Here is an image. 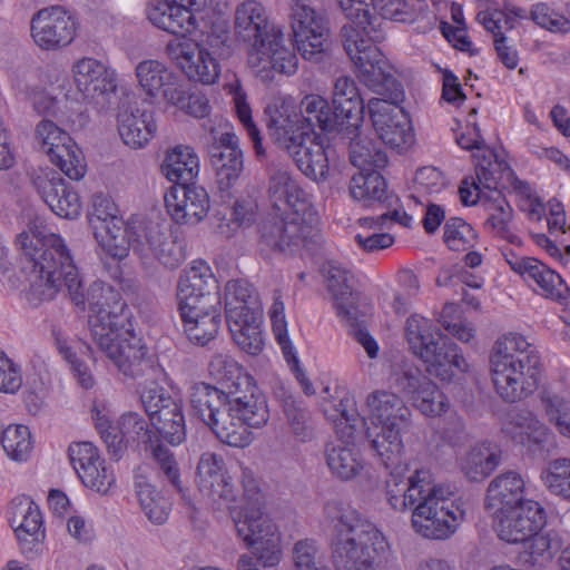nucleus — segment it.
Segmentation results:
<instances>
[{
    "label": "nucleus",
    "instance_id": "nucleus-46",
    "mask_svg": "<svg viewBox=\"0 0 570 570\" xmlns=\"http://www.w3.org/2000/svg\"><path fill=\"white\" fill-rule=\"evenodd\" d=\"M209 154L217 187L220 191H228L243 173V151L236 149L220 151L218 148H210Z\"/></svg>",
    "mask_w": 570,
    "mask_h": 570
},
{
    "label": "nucleus",
    "instance_id": "nucleus-7",
    "mask_svg": "<svg viewBox=\"0 0 570 570\" xmlns=\"http://www.w3.org/2000/svg\"><path fill=\"white\" fill-rule=\"evenodd\" d=\"M405 337L410 350L424 362L429 374L450 382L456 374L465 372L468 363L458 345L438 330L432 331L426 318L410 316Z\"/></svg>",
    "mask_w": 570,
    "mask_h": 570
},
{
    "label": "nucleus",
    "instance_id": "nucleus-31",
    "mask_svg": "<svg viewBox=\"0 0 570 570\" xmlns=\"http://www.w3.org/2000/svg\"><path fill=\"white\" fill-rule=\"evenodd\" d=\"M337 3L346 18L351 20L341 29V37L343 47L345 48L344 30L351 28L357 36L356 42H363L364 47L375 46L376 42H381L385 35L382 30V20L372 14L368 9L363 7V3L358 0H337Z\"/></svg>",
    "mask_w": 570,
    "mask_h": 570
},
{
    "label": "nucleus",
    "instance_id": "nucleus-52",
    "mask_svg": "<svg viewBox=\"0 0 570 570\" xmlns=\"http://www.w3.org/2000/svg\"><path fill=\"white\" fill-rule=\"evenodd\" d=\"M325 455L332 473L342 480L353 479L363 468L354 449L342 443L327 445Z\"/></svg>",
    "mask_w": 570,
    "mask_h": 570
},
{
    "label": "nucleus",
    "instance_id": "nucleus-17",
    "mask_svg": "<svg viewBox=\"0 0 570 570\" xmlns=\"http://www.w3.org/2000/svg\"><path fill=\"white\" fill-rule=\"evenodd\" d=\"M176 297L178 311H186L188 307L198 313L204 308L208 309L220 305L218 282L209 267L205 265L194 266L180 276Z\"/></svg>",
    "mask_w": 570,
    "mask_h": 570
},
{
    "label": "nucleus",
    "instance_id": "nucleus-45",
    "mask_svg": "<svg viewBox=\"0 0 570 570\" xmlns=\"http://www.w3.org/2000/svg\"><path fill=\"white\" fill-rule=\"evenodd\" d=\"M524 263L528 264V266L522 265V267H520V264L518 265L519 268L525 271L522 277L525 281H533L540 288L542 295L553 299L567 297L569 288L558 273L533 257Z\"/></svg>",
    "mask_w": 570,
    "mask_h": 570
},
{
    "label": "nucleus",
    "instance_id": "nucleus-47",
    "mask_svg": "<svg viewBox=\"0 0 570 570\" xmlns=\"http://www.w3.org/2000/svg\"><path fill=\"white\" fill-rule=\"evenodd\" d=\"M224 400L220 389L204 382L193 384L189 390L191 413L207 426L224 405Z\"/></svg>",
    "mask_w": 570,
    "mask_h": 570
},
{
    "label": "nucleus",
    "instance_id": "nucleus-62",
    "mask_svg": "<svg viewBox=\"0 0 570 570\" xmlns=\"http://www.w3.org/2000/svg\"><path fill=\"white\" fill-rule=\"evenodd\" d=\"M158 469V476L167 481L177 492H183L180 470L174 453L160 441L149 449Z\"/></svg>",
    "mask_w": 570,
    "mask_h": 570
},
{
    "label": "nucleus",
    "instance_id": "nucleus-9",
    "mask_svg": "<svg viewBox=\"0 0 570 570\" xmlns=\"http://www.w3.org/2000/svg\"><path fill=\"white\" fill-rule=\"evenodd\" d=\"M452 492L432 482L422 499L412 508V527L426 539L445 540L450 538L464 519V510L451 499Z\"/></svg>",
    "mask_w": 570,
    "mask_h": 570
},
{
    "label": "nucleus",
    "instance_id": "nucleus-12",
    "mask_svg": "<svg viewBox=\"0 0 570 570\" xmlns=\"http://www.w3.org/2000/svg\"><path fill=\"white\" fill-rule=\"evenodd\" d=\"M306 212L276 213L263 219L258 226V248L262 254H296L305 244L311 226L305 223Z\"/></svg>",
    "mask_w": 570,
    "mask_h": 570
},
{
    "label": "nucleus",
    "instance_id": "nucleus-29",
    "mask_svg": "<svg viewBox=\"0 0 570 570\" xmlns=\"http://www.w3.org/2000/svg\"><path fill=\"white\" fill-rule=\"evenodd\" d=\"M235 32L255 49L278 30L268 22L264 6L256 0H245L235 10Z\"/></svg>",
    "mask_w": 570,
    "mask_h": 570
},
{
    "label": "nucleus",
    "instance_id": "nucleus-32",
    "mask_svg": "<svg viewBox=\"0 0 570 570\" xmlns=\"http://www.w3.org/2000/svg\"><path fill=\"white\" fill-rule=\"evenodd\" d=\"M350 194L353 199L364 206H377L382 209L396 205L397 197L387 189L385 178L375 170H362L353 175L350 181Z\"/></svg>",
    "mask_w": 570,
    "mask_h": 570
},
{
    "label": "nucleus",
    "instance_id": "nucleus-8",
    "mask_svg": "<svg viewBox=\"0 0 570 570\" xmlns=\"http://www.w3.org/2000/svg\"><path fill=\"white\" fill-rule=\"evenodd\" d=\"M226 322L234 342L246 353L262 352V304L256 288L245 279L228 281L225 286Z\"/></svg>",
    "mask_w": 570,
    "mask_h": 570
},
{
    "label": "nucleus",
    "instance_id": "nucleus-20",
    "mask_svg": "<svg viewBox=\"0 0 570 570\" xmlns=\"http://www.w3.org/2000/svg\"><path fill=\"white\" fill-rule=\"evenodd\" d=\"M169 58L194 81L214 83L219 76L218 63L212 53L190 39H173L166 47Z\"/></svg>",
    "mask_w": 570,
    "mask_h": 570
},
{
    "label": "nucleus",
    "instance_id": "nucleus-54",
    "mask_svg": "<svg viewBox=\"0 0 570 570\" xmlns=\"http://www.w3.org/2000/svg\"><path fill=\"white\" fill-rule=\"evenodd\" d=\"M136 77L141 89L150 97H155L174 79V72L165 63L147 59L136 66Z\"/></svg>",
    "mask_w": 570,
    "mask_h": 570
},
{
    "label": "nucleus",
    "instance_id": "nucleus-35",
    "mask_svg": "<svg viewBox=\"0 0 570 570\" xmlns=\"http://www.w3.org/2000/svg\"><path fill=\"white\" fill-rule=\"evenodd\" d=\"M361 126L355 130L346 129L340 136L348 147L351 164L362 170L383 169L389 164L386 153L371 138L363 136Z\"/></svg>",
    "mask_w": 570,
    "mask_h": 570
},
{
    "label": "nucleus",
    "instance_id": "nucleus-50",
    "mask_svg": "<svg viewBox=\"0 0 570 570\" xmlns=\"http://www.w3.org/2000/svg\"><path fill=\"white\" fill-rule=\"evenodd\" d=\"M479 159L475 165V178H472L471 187L478 191L481 187L495 194L500 193L501 180L505 171L510 170L508 165L499 161L498 156L492 151L484 154Z\"/></svg>",
    "mask_w": 570,
    "mask_h": 570
},
{
    "label": "nucleus",
    "instance_id": "nucleus-37",
    "mask_svg": "<svg viewBox=\"0 0 570 570\" xmlns=\"http://www.w3.org/2000/svg\"><path fill=\"white\" fill-rule=\"evenodd\" d=\"M523 492L524 481L518 473L510 471L500 474L489 484L488 507L494 508L497 513L511 509L528 501L523 498Z\"/></svg>",
    "mask_w": 570,
    "mask_h": 570
},
{
    "label": "nucleus",
    "instance_id": "nucleus-16",
    "mask_svg": "<svg viewBox=\"0 0 570 570\" xmlns=\"http://www.w3.org/2000/svg\"><path fill=\"white\" fill-rule=\"evenodd\" d=\"M82 296V303L76 306L89 309L88 325L94 340H101L106 332L124 323L125 318L112 311V305L118 303L119 294L110 285L95 281L87 289L83 285L78 288Z\"/></svg>",
    "mask_w": 570,
    "mask_h": 570
},
{
    "label": "nucleus",
    "instance_id": "nucleus-59",
    "mask_svg": "<svg viewBox=\"0 0 570 570\" xmlns=\"http://www.w3.org/2000/svg\"><path fill=\"white\" fill-rule=\"evenodd\" d=\"M540 402L548 421L554 424L562 435L570 438V401L544 390L540 393Z\"/></svg>",
    "mask_w": 570,
    "mask_h": 570
},
{
    "label": "nucleus",
    "instance_id": "nucleus-42",
    "mask_svg": "<svg viewBox=\"0 0 570 570\" xmlns=\"http://www.w3.org/2000/svg\"><path fill=\"white\" fill-rule=\"evenodd\" d=\"M95 238L111 257H127L131 243V218L125 223L121 217L114 218L94 234Z\"/></svg>",
    "mask_w": 570,
    "mask_h": 570
},
{
    "label": "nucleus",
    "instance_id": "nucleus-53",
    "mask_svg": "<svg viewBox=\"0 0 570 570\" xmlns=\"http://www.w3.org/2000/svg\"><path fill=\"white\" fill-rule=\"evenodd\" d=\"M284 414L287 420L291 433L299 442H308L315 439V423L311 412L288 396L283 403Z\"/></svg>",
    "mask_w": 570,
    "mask_h": 570
},
{
    "label": "nucleus",
    "instance_id": "nucleus-63",
    "mask_svg": "<svg viewBox=\"0 0 570 570\" xmlns=\"http://www.w3.org/2000/svg\"><path fill=\"white\" fill-rule=\"evenodd\" d=\"M551 493L570 499V459H557L541 474Z\"/></svg>",
    "mask_w": 570,
    "mask_h": 570
},
{
    "label": "nucleus",
    "instance_id": "nucleus-11",
    "mask_svg": "<svg viewBox=\"0 0 570 570\" xmlns=\"http://www.w3.org/2000/svg\"><path fill=\"white\" fill-rule=\"evenodd\" d=\"M223 0H164L151 3L147 10L148 20L159 29L175 35L176 39L199 28V20L210 18Z\"/></svg>",
    "mask_w": 570,
    "mask_h": 570
},
{
    "label": "nucleus",
    "instance_id": "nucleus-15",
    "mask_svg": "<svg viewBox=\"0 0 570 570\" xmlns=\"http://www.w3.org/2000/svg\"><path fill=\"white\" fill-rule=\"evenodd\" d=\"M77 19L63 7L51 6L33 13L30 32L42 50L56 51L68 47L77 35Z\"/></svg>",
    "mask_w": 570,
    "mask_h": 570
},
{
    "label": "nucleus",
    "instance_id": "nucleus-51",
    "mask_svg": "<svg viewBox=\"0 0 570 570\" xmlns=\"http://www.w3.org/2000/svg\"><path fill=\"white\" fill-rule=\"evenodd\" d=\"M48 156L52 164H55L67 177L72 180L81 179L86 174V164L82 151L70 139V142L56 146L49 149Z\"/></svg>",
    "mask_w": 570,
    "mask_h": 570
},
{
    "label": "nucleus",
    "instance_id": "nucleus-24",
    "mask_svg": "<svg viewBox=\"0 0 570 570\" xmlns=\"http://www.w3.org/2000/svg\"><path fill=\"white\" fill-rule=\"evenodd\" d=\"M70 462L83 484L99 493H107L115 476L100 460L90 442L73 443L68 449Z\"/></svg>",
    "mask_w": 570,
    "mask_h": 570
},
{
    "label": "nucleus",
    "instance_id": "nucleus-18",
    "mask_svg": "<svg viewBox=\"0 0 570 570\" xmlns=\"http://www.w3.org/2000/svg\"><path fill=\"white\" fill-rule=\"evenodd\" d=\"M283 41V33L278 29L257 48L248 50V66L265 82L274 79V72L293 75L297 70L296 53L284 46Z\"/></svg>",
    "mask_w": 570,
    "mask_h": 570
},
{
    "label": "nucleus",
    "instance_id": "nucleus-25",
    "mask_svg": "<svg viewBox=\"0 0 570 570\" xmlns=\"http://www.w3.org/2000/svg\"><path fill=\"white\" fill-rule=\"evenodd\" d=\"M196 481L200 492L214 501H223L227 508H230L229 504L235 502L234 488L225 461L220 455L213 452H205L200 455Z\"/></svg>",
    "mask_w": 570,
    "mask_h": 570
},
{
    "label": "nucleus",
    "instance_id": "nucleus-2",
    "mask_svg": "<svg viewBox=\"0 0 570 570\" xmlns=\"http://www.w3.org/2000/svg\"><path fill=\"white\" fill-rule=\"evenodd\" d=\"M331 554L336 570H377L379 556L387 542L380 529L352 507L328 502Z\"/></svg>",
    "mask_w": 570,
    "mask_h": 570
},
{
    "label": "nucleus",
    "instance_id": "nucleus-14",
    "mask_svg": "<svg viewBox=\"0 0 570 570\" xmlns=\"http://www.w3.org/2000/svg\"><path fill=\"white\" fill-rule=\"evenodd\" d=\"M77 89L98 111H106L118 99L115 72L94 58H82L73 67Z\"/></svg>",
    "mask_w": 570,
    "mask_h": 570
},
{
    "label": "nucleus",
    "instance_id": "nucleus-30",
    "mask_svg": "<svg viewBox=\"0 0 570 570\" xmlns=\"http://www.w3.org/2000/svg\"><path fill=\"white\" fill-rule=\"evenodd\" d=\"M328 291L332 293L337 315L352 325L358 324L364 312L357 306L358 294L348 284L351 273L340 265L328 263L324 267Z\"/></svg>",
    "mask_w": 570,
    "mask_h": 570
},
{
    "label": "nucleus",
    "instance_id": "nucleus-33",
    "mask_svg": "<svg viewBox=\"0 0 570 570\" xmlns=\"http://www.w3.org/2000/svg\"><path fill=\"white\" fill-rule=\"evenodd\" d=\"M299 115L302 125L311 135H315L313 131L317 127L323 132L341 136L348 126L338 110L334 107L332 110L328 101L318 95H308L301 101Z\"/></svg>",
    "mask_w": 570,
    "mask_h": 570
},
{
    "label": "nucleus",
    "instance_id": "nucleus-43",
    "mask_svg": "<svg viewBox=\"0 0 570 570\" xmlns=\"http://www.w3.org/2000/svg\"><path fill=\"white\" fill-rule=\"evenodd\" d=\"M294 41L302 58L309 62L321 63L330 58L332 42L327 24L320 26L315 22V29L309 31L299 28Z\"/></svg>",
    "mask_w": 570,
    "mask_h": 570
},
{
    "label": "nucleus",
    "instance_id": "nucleus-39",
    "mask_svg": "<svg viewBox=\"0 0 570 570\" xmlns=\"http://www.w3.org/2000/svg\"><path fill=\"white\" fill-rule=\"evenodd\" d=\"M503 432L513 442L523 445L530 443L540 445L547 443L551 438L549 429L527 410L512 414L504 425Z\"/></svg>",
    "mask_w": 570,
    "mask_h": 570
},
{
    "label": "nucleus",
    "instance_id": "nucleus-57",
    "mask_svg": "<svg viewBox=\"0 0 570 570\" xmlns=\"http://www.w3.org/2000/svg\"><path fill=\"white\" fill-rule=\"evenodd\" d=\"M136 493L142 511L151 522L161 524L167 520L168 503L153 484L144 478H138Z\"/></svg>",
    "mask_w": 570,
    "mask_h": 570
},
{
    "label": "nucleus",
    "instance_id": "nucleus-13",
    "mask_svg": "<svg viewBox=\"0 0 570 570\" xmlns=\"http://www.w3.org/2000/svg\"><path fill=\"white\" fill-rule=\"evenodd\" d=\"M379 458L390 471L385 480V494L389 504L397 511L412 510L430 487L432 472L421 468L406 475L409 465L402 460V453H399L393 462L385 460V456Z\"/></svg>",
    "mask_w": 570,
    "mask_h": 570
},
{
    "label": "nucleus",
    "instance_id": "nucleus-1",
    "mask_svg": "<svg viewBox=\"0 0 570 570\" xmlns=\"http://www.w3.org/2000/svg\"><path fill=\"white\" fill-rule=\"evenodd\" d=\"M345 51L353 61L358 78L383 98L368 101L372 125L381 140L400 153L414 144L411 119L399 106L404 100V90L390 71V66L382 51L374 46L364 47L356 42V33L351 28L344 30Z\"/></svg>",
    "mask_w": 570,
    "mask_h": 570
},
{
    "label": "nucleus",
    "instance_id": "nucleus-19",
    "mask_svg": "<svg viewBox=\"0 0 570 570\" xmlns=\"http://www.w3.org/2000/svg\"><path fill=\"white\" fill-rule=\"evenodd\" d=\"M547 522L544 509L539 502L528 500L497 513L495 531L508 543L525 542Z\"/></svg>",
    "mask_w": 570,
    "mask_h": 570
},
{
    "label": "nucleus",
    "instance_id": "nucleus-44",
    "mask_svg": "<svg viewBox=\"0 0 570 570\" xmlns=\"http://www.w3.org/2000/svg\"><path fill=\"white\" fill-rule=\"evenodd\" d=\"M487 210L489 217L484 223V227L494 236L505 239L513 245H521V239L511 228L513 218V208L505 200L501 193H497L493 199L487 202Z\"/></svg>",
    "mask_w": 570,
    "mask_h": 570
},
{
    "label": "nucleus",
    "instance_id": "nucleus-10",
    "mask_svg": "<svg viewBox=\"0 0 570 570\" xmlns=\"http://www.w3.org/2000/svg\"><path fill=\"white\" fill-rule=\"evenodd\" d=\"M124 375L131 379H156L160 368L147 357L148 348L132 330L124 323L106 332L101 340H94Z\"/></svg>",
    "mask_w": 570,
    "mask_h": 570
},
{
    "label": "nucleus",
    "instance_id": "nucleus-23",
    "mask_svg": "<svg viewBox=\"0 0 570 570\" xmlns=\"http://www.w3.org/2000/svg\"><path fill=\"white\" fill-rule=\"evenodd\" d=\"M117 122L122 141L131 148L146 146L157 131L153 112L138 108L129 95L120 99Z\"/></svg>",
    "mask_w": 570,
    "mask_h": 570
},
{
    "label": "nucleus",
    "instance_id": "nucleus-64",
    "mask_svg": "<svg viewBox=\"0 0 570 570\" xmlns=\"http://www.w3.org/2000/svg\"><path fill=\"white\" fill-rule=\"evenodd\" d=\"M443 238L451 250L461 252L473 246L476 234L462 218L451 217L445 222Z\"/></svg>",
    "mask_w": 570,
    "mask_h": 570
},
{
    "label": "nucleus",
    "instance_id": "nucleus-58",
    "mask_svg": "<svg viewBox=\"0 0 570 570\" xmlns=\"http://www.w3.org/2000/svg\"><path fill=\"white\" fill-rule=\"evenodd\" d=\"M118 430L127 441H137L145 445V450H149L157 444L160 439L149 429L148 421L137 412H128L118 420Z\"/></svg>",
    "mask_w": 570,
    "mask_h": 570
},
{
    "label": "nucleus",
    "instance_id": "nucleus-4",
    "mask_svg": "<svg viewBox=\"0 0 570 570\" xmlns=\"http://www.w3.org/2000/svg\"><path fill=\"white\" fill-rule=\"evenodd\" d=\"M32 263L30 292L39 301H51L66 287L73 304L82 303L79 271L63 243L56 234L45 237L39 247L26 253Z\"/></svg>",
    "mask_w": 570,
    "mask_h": 570
},
{
    "label": "nucleus",
    "instance_id": "nucleus-48",
    "mask_svg": "<svg viewBox=\"0 0 570 570\" xmlns=\"http://www.w3.org/2000/svg\"><path fill=\"white\" fill-rule=\"evenodd\" d=\"M167 407L159 415L154 416L150 423L156 429L157 435L171 445H178L186 439L185 416L178 400L167 401Z\"/></svg>",
    "mask_w": 570,
    "mask_h": 570
},
{
    "label": "nucleus",
    "instance_id": "nucleus-41",
    "mask_svg": "<svg viewBox=\"0 0 570 570\" xmlns=\"http://www.w3.org/2000/svg\"><path fill=\"white\" fill-rule=\"evenodd\" d=\"M229 409L230 404L224 402L208 426L220 442L235 448L247 446L252 442V433L243 428L237 414Z\"/></svg>",
    "mask_w": 570,
    "mask_h": 570
},
{
    "label": "nucleus",
    "instance_id": "nucleus-40",
    "mask_svg": "<svg viewBox=\"0 0 570 570\" xmlns=\"http://www.w3.org/2000/svg\"><path fill=\"white\" fill-rule=\"evenodd\" d=\"M161 173L176 185L193 181L199 173V158L190 146L178 145L167 153Z\"/></svg>",
    "mask_w": 570,
    "mask_h": 570
},
{
    "label": "nucleus",
    "instance_id": "nucleus-56",
    "mask_svg": "<svg viewBox=\"0 0 570 570\" xmlns=\"http://www.w3.org/2000/svg\"><path fill=\"white\" fill-rule=\"evenodd\" d=\"M322 410L324 415L334 423L345 422L351 428L357 420L358 412L354 396L343 389H336L335 395L323 397Z\"/></svg>",
    "mask_w": 570,
    "mask_h": 570
},
{
    "label": "nucleus",
    "instance_id": "nucleus-60",
    "mask_svg": "<svg viewBox=\"0 0 570 570\" xmlns=\"http://www.w3.org/2000/svg\"><path fill=\"white\" fill-rule=\"evenodd\" d=\"M411 399L413 405L426 416L441 415L449 407L446 396L430 379L423 380V384Z\"/></svg>",
    "mask_w": 570,
    "mask_h": 570
},
{
    "label": "nucleus",
    "instance_id": "nucleus-26",
    "mask_svg": "<svg viewBox=\"0 0 570 570\" xmlns=\"http://www.w3.org/2000/svg\"><path fill=\"white\" fill-rule=\"evenodd\" d=\"M265 124L271 138L284 150L308 132L302 125L299 112L282 98H275L266 106Z\"/></svg>",
    "mask_w": 570,
    "mask_h": 570
},
{
    "label": "nucleus",
    "instance_id": "nucleus-6",
    "mask_svg": "<svg viewBox=\"0 0 570 570\" xmlns=\"http://www.w3.org/2000/svg\"><path fill=\"white\" fill-rule=\"evenodd\" d=\"M366 405L372 424L366 430L371 448L377 456L393 462L403 453L402 434L411 426L412 412L399 395L389 391L370 393Z\"/></svg>",
    "mask_w": 570,
    "mask_h": 570
},
{
    "label": "nucleus",
    "instance_id": "nucleus-3",
    "mask_svg": "<svg viewBox=\"0 0 570 570\" xmlns=\"http://www.w3.org/2000/svg\"><path fill=\"white\" fill-rule=\"evenodd\" d=\"M492 382L498 395L514 403L532 395L542 377V362L522 335L509 333L498 338L490 354Z\"/></svg>",
    "mask_w": 570,
    "mask_h": 570
},
{
    "label": "nucleus",
    "instance_id": "nucleus-22",
    "mask_svg": "<svg viewBox=\"0 0 570 570\" xmlns=\"http://www.w3.org/2000/svg\"><path fill=\"white\" fill-rule=\"evenodd\" d=\"M32 184L57 216L72 219L80 214L79 195L66 184L59 173L51 169L41 170L32 178Z\"/></svg>",
    "mask_w": 570,
    "mask_h": 570
},
{
    "label": "nucleus",
    "instance_id": "nucleus-21",
    "mask_svg": "<svg viewBox=\"0 0 570 570\" xmlns=\"http://www.w3.org/2000/svg\"><path fill=\"white\" fill-rule=\"evenodd\" d=\"M165 205L176 223L195 225L207 216L210 199L203 186L189 181L173 186L165 196Z\"/></svg>",
    "mask_w": 570,
    "mask_h": 570
},
{
    "label": "nucleus",
    "instance_id": "nucleus-49",
    "mask_svg": "<svg viewBox=\"0 0 570 570\" xmlns=\"http://www.w3.org/2000/svg\"><path fill=\"white\" fill-rule=\"evenodd\" d=\"M500 459V452L490 445H475L462 459L461 469L471 481H480L492 473Z\"/></svg>",
    "mask_w": 570,
    "mask_h": 570
},
{
    "label": "nucleus",
    "instance_id": "nucleus-36",
    "mask_svg": "<svg viewBox=\"0 0 570 570\" xmlns=\"http://www.w3.org/2000/svg\"><path fill=\"white\" fill-rule=\"evenodd\" d=\"M332 101L335 110H338V115H342L348 125L344 130L350 128L355 130L356 126L363 124V99L355 81L351 77L340 76L335 79Z\"/></svg>",
    "mask_w": 570,
    "mask_h": 570
},
{
    "label": "nucleus",
    "instance_id": "nucleus-5",
    "mask_svg": "<svg viewBox=\"0 0 570 570\" xmlns=\"http://www.w3.org/2000/svg\"><path fill=\"white\" fill-rule=\"evenodd\" d=\"M244 505L235 528L247 548L253 549L265 567L277 564L282 558L281 539L276 524L263 511L264 495L249 469H242Z\"/></svg>",
    "mask_w": 570,
    "mask_h": 570
},
{
    "label": "nucleus",
    "instance_id": "nucleus-28",
    "mask_svg": "<svg viewBox=\"0 0 570 570\" xmlns=\"http://www.w3.org/2000/svg\"><path fill=\"white\" fill-rule=\"evenodd\" d=\"M297 168L314 181L328 178V156L320 136L307 132L286 149Z\"/></svg>",
    "mask_w": 570,
    "mask_h": 570
},
{
    "label": "nucleus",
    "instance_id": "nucleus-38",
    "mask_svg": "<svg viewBox=\"0 0 570 570\" xmlns=\"http://www.w3.org/2000/svg\"><path fill=\"white\" fill-rule=\"evenodd\" d=\"M179 313L189 341L204 346L216 337L222 323L219 307L204 308L198 313L186 307V311Z\"/></svg>",
    "mask_w": 570,
    "mask_h": 570
},
{
    "label": "nucleus",
    "instance_id": "nucleus-55",
    "mask_svg": "<svg viewBox=\"0 0 570 570\" xmlns=\"http://www.w3.org/2000/svg\"><path fill=\"white\" fill-rule=\"evenodd\" d=\"M229 411H234L237 414L238 420L247 431L249 429H261L269 420V410L267 406L266 397L261 394L246 397V401L234 400V405L230 406Z\"/></svg>",
    "mask_w": 570,
    "mask_h": 570
},
{
    "label": "nucleus",
    "instance_id": "nucleus-27",
    "mask_svg": "<svg viewBox=\"0 0 570 570\" xmlns=\"http://www.w3.org/2000/svg\"><path fill=\"white\" fill-rule=\"evenodd\" d=\"M267 194L276 213L307 210L309 203L306 193L293 179L287 169L271 164L267 167Z\"/></svg>",
    "mask_w": 570,
    "mask_h": 570
},
{
    "label": "nucleus",
    "instance_id": "nucleus-61",
    "mask_svg": "<svg viewBox=\"0 0 570 570\" xmlns=\"http://www.w3.org/2000/svg\"><path fill=\"white\" fill-rule=\"evenodd\" d=\"M1 443L7 455L17 462L26 461L32 450L31 433L26 425H9L2 432Z\"/></svg>",
    "mask_w": 570,
    "mask_h": 570
},
{
    "label": "nucleus",
    "instance_id": "nucleus-34",
    "mask_svg": "<svg viewBox=\"0 0 570 570\" xmlns=\"http://www.w3.org/2000/svg\"><path fill=\"white\" fill-rule=\"evenodd\" d=\"M10 523L22 544H35L45 538L42 515L30 497L21 495L11 501Z\"/></svg>",
    "mask_w": 570,
    "mask_h": 570
}]
</instances>
